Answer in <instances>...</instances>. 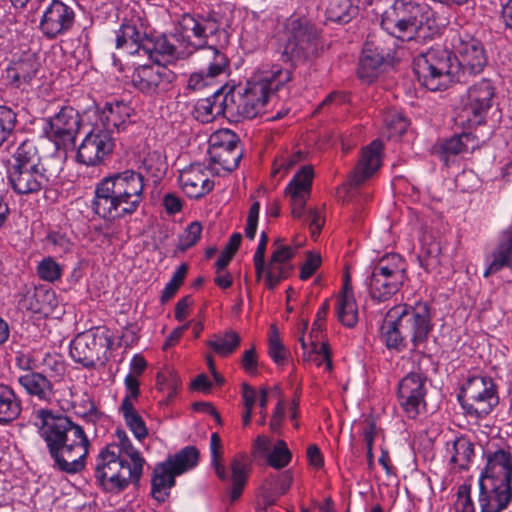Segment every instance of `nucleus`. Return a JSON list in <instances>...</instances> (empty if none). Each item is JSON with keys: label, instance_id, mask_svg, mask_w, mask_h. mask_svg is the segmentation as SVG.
<instances>
[{"label": "nucleus", "instance_id": "nucleus-1", "mask_svg": "<svg viewBox=\"0 0 512 512\" xmlns=\"http://www.w3.org/2000/svg\"><path fill=\"white\" fill-rule=\"evenodd\" d=\"M33 416L38 433L53 460V467L68 474L83 470L90 447L83 427L68 416L49 409H38Z\"/></svg>", "mask_w": 512, "mask_h": 512}, {"label": "nucleus", "instance_id": "nucleus-2", "mask_svg": "<svg viewBox=\"0 0 512 512\" xmlns=\"http://www.w3.org/2000/svg\"><path fill=\"white\" fill-rule=\"evenodd\" d=\"M144 199V176L127 169L95 185L90 207L99 218L112 222L133 215Z\"/></svg>", "mask_w": 512, "mask_h": 512}, {"label": "nucleus", "instance_id": "nucleus-3", "mask_svg": "<svg viewBox=\"0 0 512 512\" xmlns=\"http://www.w3.org/2000/svg\"><path fill=\"white\" fill-rule=\"evenodd\" d=\"M433 330L430 307L425 302L399 304L390 308L381 325V337L388 349L414 351L424 347Z\"/></svg>", "mask_w": 512, "mask_h": 512}, {"label": "nucleus", "instance_id": "nucleus-4", "mask_svg": "<svg viewBox=\"0 0 512 512\" xmlns=\"http://www.w3.org/2000/svg\"><path fill=\"white\" fill-rule=\"evenodd\" d=\"M7 177L18 195H34L47 190L57 178V172L45 167L35 143L23 141L11 154Z\"/></svg>", "mask_w": 512, "mask_h": 512}, {"label": "nucleus", "instance_id": "nucleus-5", "mask_svg": "<svg viewBox=\"0 0 512 512\" xmlns=\"http://www.w3.org/2000/svg\"><path fill=\"white\" fill-rule=\"evenodd\" d=\"M433 24L430 7L412 0H396L381 20L387 33L403 41L427 38Z\"/></svg>", "mask_w": 512, "mask_h": 512}, {"label": "nucleus", "instance_id": "nucleus-6", "mask_svg": "<svg viewBox=\"0 0 512 512\" xmlns=\"http://www.w3.org/2000/svg\"><path fill=\"white\" fill-rule=\"evenodd\" d=\"M290 80L291 71L274 64L269 70L258 71L247 81L236 104L233 95L229 96V104L239 116L252 119L264 111L269 98Z\"/></svg>", "mask_w": 512, "mask_h": 512}, {"label": "nucleus", "instance_id": "nucleus-7", "mask_svg": "<svg viewBox=\"0 0 512 512\" xmlns=\"http://www.w3.org/2000/svg\"><path fill=\"white\" fill-rule=\"evenodd\" d=\"M176 34L188 56L207 45H225L229 40L227 31L221 27L215 14H183Z\"/></svg>", "mask_w": 512, "mask_h": 512}, {"label": "nucleus", "instance_id": "nucleus-8", "mask_svg": "<svg viewBox=\"0 0 512 512\" xmlns=\"http://www.w3.org/2000/svg\"><path fill=\"white\" fill-rule=\"evenodd\" d=\"M115 451L116 446H107L96 459L95 477L108 492H119L131 482L138 483L143 473L144 466Z\"/></svg>", "mask_w": 512, "mask_h": 512}, {"label": "nucleus", "instance_id": "nucleus-9", "mask_svg": "<svg viewBox=\"0 0 512 512\" xmlns=\"http://www.w3.org/2000/svg\"><path fill=\"white\" fill-rule=\"evenodd\" d=\"M407 278L406 264L395 253L382 257L366 279L371 300L384 302L396 294Z\"/></svg>", "mask_w": 512, "mask_h": 512}, {"label": "nucleus", "instance_id": "nucleus-10", "mask_svg": "<svg viewBox=\"0 0 512 512\" xmlns=\"http://www.w3.org/2000/svg\"><path fill=\"white\" fill-rule=\"evenodd\" d=\"M458 400L467 415L485 417L499 403L497 386L493 379L487 376L468 377L462 385Z\"/></svg>", "mask_w": 512, "mask_h": 512}, {"label": "nucleus", "instance_id": "nucleus-11", "mask_svg": "<svg viewBox=\"0 0 512 512\" xmlns=\"http://www.w3.org/2000/svg\"><path fill=\"white\" fill-rule=\"evenodd\" d=\"M414 73L420 84L430 91L446 89L454 80L450 55L431 49L414 60Z\"/></svg>", "mask_w": 512, "mask_h": 512}, {"label": "nucleus", "instance_id": "nucleus-12", "mask_svg": "<svg viewBox=\"0 0 512 512\" xmlns=\"http://www.w3.org/2000/svg\"><path fill=\"white\" fill-rule=\"evenodd\" d=\"M112 341L105 327L91 328L79 333L70 344V356L86 368H94L97 363L104 364L109 356Z\"/></svg>", "mask_w": 512, "mask_h": 512}, {"label": "nucleus", "instance_id": "nucleus-13", "mask_svg": "<svg viewBox=\"0 0 512 512\" xmlns=\"http://www.w3.org/2000/svg\"><path fill=\"white\" fill-rule=\"evenodd\" d=\"M286 37L282 52L286 61L308 58L316 51L318 32L306 18H289L286 23Z\"/></svg>", "mask_w": 512, "mask_h": 512}, {"label": "nucleus", "instance_id": "nucleus-14", "mask_svg": "<svg viewBox=\"0 0 512 512\" xmlns=\"http://www.w3.org/2000/svg\"><path fill=\"white\" fill-rule=\"evenodd\" d=\"M76 11L61 0H51L42 10L39 30L49 40L66 36L75 27Z\"/></svg>", "mask_w": 512, "mask_h": 512}, {"label": "nucleus", "instance_id": "nucleus-15", "mask_svg": "<svg viewBox=\"0 0 512 512\" xmlns=\"http://www.w3.org/2000/svg\"><path fill=\"white\" fill-rule=\"evenodd\" d=\"M175 74L165 65H140L131 75L135 89L146 96H158L171 89Z\"/></svg>", "mask_w": 512, "mask_h": 512}, {"label": "nucleus", "instance_id": "nucleus-16", "mask_svg": "<svg viewBox=\"0 0 512 512\" xmlns=\"http://www.w3.org/2000/svg\"><path fill=\"white\" fill-rule=\"evenodd\" d=\"M427 378L422 372H410L398 383L397 398L404 413L415 419L425 410Z\"/></svg>", "mask_w": 512, "mask_h": 512}, {"label": "nucleus", "instance_id": "nucleus-17", "mask_svg": "<svg viewBox=\"0 0 512 512\" xmlns=\"http://www.w3.org/2000/svg\"><path fill=\"white\" fill-rule=\"evenodd\" d=\"M114 146V138L109 131L96 125L80 143L76 159L86 166H98L112 154Z\"/></svg>", "mask_w": 512, "mask_h": 512}, {"label": "nucleus", "instance_id": "nucleus-18", "mask_svg": "<svg viewBox=\"0 0 512 512\" xmlns=\"http://www.w3.org/2000/svg\"><path fill=\"white\" fill-rule=\"evenodd\" d=\"M452 46L463 74L476 75L483 71L487 56L478 39L468 33H458L452 39Z\"/></svg>", "mask_w": 512, "mask_h": 512}, {"label": "nucleus", "instance_id": "nucleus-19", "mask_svg": "<svg viewBox=\"0 0 512 512\" xmlns=\"http://www.w3.org/2000/svg\"><path fill=\"white\" fill-rule=\"evenodd\" d=\"M495 96V87L488 79H482L471 85L463 103V117L471 125H480L485 121L486 115L492 107Z\"/></svg>", "mask_w": 512, "mask_h": 512}, {"label": "nucleus", "instance_id": "nucleus-20", "mask_svg": "<svg viewBox=\"0 0 512 512\" xmlns=\"http://www.w3.org/2000/svg\"><path fill=\"white\" fill-rule=\"evenodd\" d=\"M48 137L60 148L74 146L76 136L81 125V118L77 110L64 106L58 113L48 120Z\"/></svg>", "mask_w": 512, "mask_h": 512}, {"label": "nucleus", "instance_id": "nucleus-21", "mask_svg": "<svg viewBox=\"0 0 512 512\" xmlns=\"http://www.w3.org/2000/svg\"><path fill=\"white\" fill-rule=\"evenodd\" d=\"M210 145L213 163L220 165L228 173L238 167L243 152L234 133L229 130L219 131L211 136Z\"/></svg>", "mask_w": 512, "mask_h": 512}, {"label": "nucleus", "instance_id": "nucleus-22", "mask_svg": "<svg viewBox=\"0 0 512 512\" xmlns=\"http://www.w3.org/2000/svg\"><path fill=\"white\" fill-rule=\"evenodd\" d=\"M142 51V57H147L158 65H163L162 62H171L188 56L186 50L178 41L176 33L156 38L148 36L147 40H144L142 44Z\"/></svg>", "mask_w": 512, "mask_h": 512}, {"label": "nucleus", "instance_id": "nucleus-23", "mask_svg": "<svg viewBox=\"0 0 512 512\" xmlns=\"http://www.w3.org/2000/svg\"><path fill=\"white\" fill-rule=\"evenodd\" d=\"M116 33V48L128 55L142 57V44L147 40V28L140 16L134 15L124 19Z\"/></svg>", "mask_w": 512, "mask_h": 512}, {"label": "nucleus", "instance_id": "nucleus-24", "mask_svg": "<svg viewBox=\"0 0 512 512\" xmlns=\"http://www.w3.org/2000/svg\"><path fill=\"white\" fill-rule=\"evenodd\" d=\"M313 169L303 166L290 180L285 188V196L289 199L292 215L299 218L304 213L307 200L311 195Z\"/></svg>", "mask_w": 512, "mask_h": 512}, {"label": "nucleus", "instance_id": "nucleus-25", "mask_svg": "<svg viewBox=\"0 0 512 512\" xmlns=\"http://www.w3.org/2000/svg\"><path fill=\"white\" fill-rule=\"evenodd\" d=\"M210 171L203 164H192L180 172L179 184L182 191L189 197L199 199L210 193L214 181L210 179Z\"/></svg>", "mask_w": 512, "mask_h": 512}, {"label": "nucleus", "instance_id": "nucleus-26", "mask_svg": "<svg viewBox=\"0 0 512 512\" xmlns=\"http://www.w3.org/2000/svg\"><path fill=\"white\" fill-rule=\"evenodd\" d=\"M490 480L495 485L511 487L512 455L510 452L499 449L488 454L484 472L479 481Z\"/></svg>", "mask_w": 512, "mask_h": 512}, {"label": "nucleus", "instance_id": "nucleus-27", "mask_svg": "<svg viewBox=\"0 0 512 512\" xmlns=\"http://www.w3.org/2000/svg\"><path fill=\"white\" fill-rule=\"evenodd\" d=\"M512 499V487H502L490 480L479 481L480 512H501Z\"/></svg>", "mask_w": 512, "mask_h": 512}, {"label": "nucleus", "instance_id": "nucleus-28", "mask_svg": "<svg viewBox=\"0 0 512 512\" xmlns=\"http://www.w3.org/2000/svg\"><path fill=\"white\" fill-rule=\"evenodd\" d=\"M390 52L373 40H368L363 48L359 60L357 73L359 78L372 82L378 75L380 67L389 57Z\"/></svg>", "mask_w": 512, "mask_h": 512}, {"label": "nucleus", "instance_id": "nucleus-29", "mask_svg": "<svg viewBox=\"0 0 512 512\" xmlns=\"http://www.w3.org/2000/svg\"><path fill=\"white\" fill-rule=\"evenodd\" d=\"M18 383L32 399L42 403H51L55 392L51 380L40 372H28L18 377Z\"/></svg>", "mask_w": 512, "mask_h": 512}, {"label": "nucleus", "instance_id": "nucleus-30", "mask_svg": "<svg viewBox=\"0 0 512 512\" xmlns=\"http://www.w3.org/2000/svg\"><path fill=\"white\" fill-rule=\"evenodd\" d=\"M131 113L132 108L124 102L106 103L99 116L100 128L111 135L123 131L131 123Z\"/></svg>", "mask_w": 512, "mask_h": 512}, {"label": "nucleus", "instance_id": "nucleus-31", "mask_svg": "<svg viewBox=\"0 0 512 512\" xmlns=\"http://www.w3.org/2000/svg\"><path fill=\"white\" fill-rule=\"evenodd\" d=\"M335 311L339 322L345 327L352 328L357 324L358 306L348 276L345 278L341 293L337 296Z\"/></svg>", "mask_w": 512, "mask_h": 512}, {"label": "nucleus", "instance_id": "nucleus-32", "mask_svg": "<svg viewBox=\"0 0 512 512\" xmlns=\"http://www.w3.org/2000/svg\"><path fill=\"white\" fill-rule=\"evenodd\" d=\"M512 259V226L504 230L500 236L497 248L486 259L487 267L483 276L489 277L502 268L510 266Z\"/></svg>", "mask_w": 512, "mask_h": 512}, {"label": "nucleus", "instance_id": "nucleus-33", "mask_svg": "<svg viewBox=\"0 0 512 512\" xmlns=\"http://www.w3.org/2000/svg\"><path fill=\"white\" fill-rule=\"evenodd\" d=\"M381 150L382 144L377 140L371 142L363 150L359 162L354 170L353 181L355 185L361 184L379 169L381 165Z\"/></svg>", "mask_w": 512, "mask_h": 512}, {"label": "nucleus", "instance_id": "nucleus-34", "mask_svg": "<svg viewBox=\"0 0 512 512\" xmlns=\"http://www.w3.org/2000/svg\"><path fill=\"white\" fill-rule=\"evenodd\" d=\"M227 112L233 113L234 107L229 104V95H224L219 89L211 97L201 99L196 104L197 117L202 122H209L216 116Z\"/></svg>", "mask_w": 512, "mask_h": 512}, {"label": "nucleus", "instance_id": "nucleus-35", "mask_svg": "<svg viewBox=\"0 0 512 512\" xmlns=\"http://www.w3.org/2000/svg\"><path fill=\"white\" fill-rule=\"evenodd\" d=\"M174 471L164 461L158 463L153 471L151 479V495L159 503H163L169 497L170 489L175 485Z\"/></svg>", "mask_w": 512, "mask_h": 512}, {"label": "nucleus", "instance_id": "nucleus-36", "mask_svg": "<svg viewBox=\"0 0 512 512\" xmlns=\"http://www.w3.org/2000/svg\"><path fill=\"white\" fill-rule=\"evenodd\" d=\"M37 63L32 59L15 62L7 69V79L15 87L25 90L37 74Z\"/></svg>", "mask_w": 512, "mask_h": 512}, {"label": "nucleus", "instance_id": "nucleus-37", "mask_svg": "<svg viewBox=\"0 0 512 512\" xmlns=\"http://www.w3.org/2000/svg\"><path fill=\"white\" fill-rule=\"evenodd\" d=\"M478 147L479 141L472 133L454 135L453 137L444 140L440 145L441 153L445 158V161H448L450 156L470 153Z\"/></svg>", "mask_w": 512, "mask_h": 512}, {"label": "nucleus", "instance_id": "nucleus-38", "mask_svg": "<svg viewBox=\"0 0 512 512\" xmlns=\"http://www.w3.org/2000/svg\"><path fill=\"white\" fill-rule=\"evenodd\" d=\"M219 46L207 45L201 49V57L205 65L203 69L215 79L225 74L229 69V59Z\"/></svg>", "mask_w": 512, "mask_h": 512}, {"label": "nucleus", "instance_id": "nucleus-39", "mask_svg": "<svg viewBox=\"0 0 512 512\" xmlns=\"http://www.w3.org/2000/svg\"><path fill=\"white\" fill-rule=\"evenodd\" d=\"M22 403L16 392L6 384H0V424H6L19 417Z\"/></svg>", "mask_w": 512, "mask_h": 512}, {"label": "nucleus", "instance_id": "nucleus-40", "mask_svg": "<svg viewBox=\"0 0 512 512\" xmlns=\"http://www.w3.org/2000/svg\"><path fill=\"white\" fill-rule=\"evenodd\" d=\"M447 451L451 455L450 462L459 469L466 470L474 457V444L469 438L460 436L451 443V446L448 445Z\"/></svg>", "mask_w": 512, "mask_h": 512}, {"label": "nucleus", "instance_id": "nucleus-41", "mask_svg": "<svg viewBox=\"0 0 512 512\" xmlns=\"http://www.w3.org/2000/svg\"><path fill=\"white\" fill-rule=\"evenodd\" d=\"M299 341L303 350L302 359L304 361L313 362L318 367L325 365L328 371L332 369L330 351L326 343H316L314 340L307 343L303 336L300 337Z\"/></svg>", "mask_w": 512, "mask_h": 512}, {"label": "nucleus", "instance_id": "nucleus-42", "mask_svg": "<svg viewBox=\"0 0 512 512\" xmlns=\"http://www.w3.org/2000/svg\"><path fill=\"white\" fill-rule=\"evenodd\" d=\"M441 244L431 234H424L421 239V249L418 255L420 265L427 271L440 265Z\"/></svg>", "mask_w": 512, "mask_h": 512}, {"label": "nucleus", "instance_id": "nucleus-43", "mask_svg": "<svg viewBox=\"0 0 512 512\" xmlns=\"http://www.w3.org/2000/svg\"><path fill=\"white\" fill-rule=\"evenodd\" d=\"M24 303L33 313L48 314L57 306V299L54 291L40 289L27 293Z\"/></svg>", "mask_w": 512, "mask_h": 512}, {"label": "nucleus", "instance_id": "nucleus-44", "mask_svg": "<svg viewBox=\"0 0 512 512\" xmlns=\"http://www.w3.org/2000/svg\"><path fill=\"white\" fill-rule=\"evenodd\" d=\"M199 459V451L194 446H186L173 456H169L165 461L174 474L180 475L194 468Z\"/></svg>", "mask_w": 512, "mask_h": 512}, {"label": "nucleus", "instance_id": "nucleus-45", "mask_svg": "<svg viewBox=\"0 0 512 512\" xmlns=\"http://www.w3.org/2000/svg\"><path fill=\"white\" fill-rule=\"evenodd\" d=\"M231 471L232 489L230 500L234 502L241 496L247 481L248 470L245 456L239 455L231 461Z\"/></svg>", "mask_w": 512, "mask_h": 512}, {"label": "nucleus", "instance_id": "nucleus-46", "mask_svg": "<svg viewBox=\"0 0 512 512\" xmlns=\"http://www.w3.org/2000/svg\"><path fill=\"white\" fill-rule=\"evenodd\" d=\"M358 12L351 0H332L326 10L327 20L335 23H348Z\"/></svg>", "mask_w": 512, "mask_h": 512}, {"label": "nucleus", "instance_id": "nucleus-47", "mask_svg": "<svg viewBox=\"0 0 512 512\" xmlns=\"http://www.w3.org/2000/svg\"><path fill=\"white\" fill-rule=\"evenodd\" d=\"M240 336L232 330L214 334L208 341V345L220 356H228L233 353L240 344Z\"/></svg>", "mask_w": 512, "mask_h": 512}, {"label": "nucleus", "instance_id": "nucleus-48", "mask_svg": "<svg viewBox=\"0 0 512 512\" xmlns=\"http://www.w3.org/2000/svg\"><path fill=\"white\" fill-rule=\"evenodd\" d=\"M119 411L124 418L125 424L131 430L134 436L138 440L144 439L148 434V430L143 418L135 409V405L129 403L121 404Z\"/></svg>", "mask_w": 512, "mask_h": 512}, {"label": "nucleus", "instance_id": "nucleus-49", "mask_svg": "<svg viewBox=\"0 0 512 512\" xmlns=\"http://www.w3.org/2000/svg\"><path fill=\"white\" fill-rule=\"evenodd\" d=\"M115 437L116 441L109 444L108 446H116V453L118 451L119 454L125 458H129L131 462L144 466L145 459L141 456L140 452L133 447L126 432L122 429H117Z\"/></svg>", "mask_w": 512, "mask_h": 512}, {"label": "nucleus", "instance_id": "nucleus-50", "mask_svg": "<svg viewBox=\"0 0 512 512\" xmlns=\"http://www.w3.org/2000/svg\"><path fill=\"white\" fill-rule=\"evenodd\" d=\"M142 169L154 181H158L167 171L166 159L159 151L149 152L142 161Z\"/></svg>", "mask_w": 512, "mask_h": 512}, {"label": "nucleus", "instance_id": "nucleus-51", "mask_svg": "<svg viewBox=\"0 0 512 512\" xmlns=\"http://www.w3.org/2000/svg\"><path fill=\"white\" fill-rule=\"evenodd\" d=\"M291 269V264L276 263L270 260L267 266L264 264L265 286L273 290L283 279L288 277Z\"/></svg>", "mask_w": 512, "mask_h": 512}, {"label": "nucleus", "instance_id": "nucleus-52", "mask_svg": "<svg viewBox=\"0 0 512 512\" xmlns=\"http://www.w3.org/2000/svg\"><path fill=\"white\" fill-rule=\"evenodd\" d=\"M266 457L271 467L281 469L290 463L292 455L287 444L283 440H278Z\"/></svg>", "mask_w": 512, "mask_h": 512}, {"label": "nucleus", "instance_id": "nucleus-53", "mask_svg": "<svg viewBox=\"0 0 512 512\" xmlns=\"http://www.w3.org/2000/svg\"><path fill=\"white\" fill-rule=\"evenodd\" d=\"M37 275L47 282H55L62 276L61 266L51 257H46L37 265Z\"/></svg>", "mask_w": 512, "mask_h": 512}, {"label": "nucleus", "instance_id": "nucleus-54", "mask_svg": "<svg viewBox=\"0 0 512 512\" xmlns=\"http://www.w3.org/2000/svg\"><path fill=\"white\" fill-rule=\"evenodd\" d=\"M268 353L277 364H283L287 358V350L282 344L279 332L274 325L270 328Z\"/></svg>", "mask_w": 512, "mask_h": 512}, {"label": "nucleus", "instance_id": "nucleus-55", "mask_svg": "<svg viewBox=\"0 0 512 512\" xmlns=\"http://www.w3.org/2000/svg\"><path fill=\"white\" fill-rule=\"evenodd\" d=\"M201 234L202 225L197 221L190 223L179 237L178 249L180 251H186L194 246L200 239Z\"/></svg>", "mask_w": 512, "mask_h": 512}, {"label": "nucleus", "instance_id": "nucleus-56", "mask_svg": "<svg viewBox=\"0 0 512 512\" xmlns=\"http://www.w3.org/2000/svg\"><path fill=\"white\" fill-rule=\"evenodd\" d=\"M16 124V113L7 106L0 105V145L7 140Z\"/></svg>", "mask_w": 512, "mask_h": 512}, {"label": "nucleus", "instance_id": "nucleus-57", "mask_svg": "<svg viewBox=\"0 0 512 512\" xmlns=\"http://www.w3.org/2000/svg\"><path fill=\"white\" fill-rule=\"evenodd\" d=\"M220 447L221 439L217 433H213L210 439L211 464L214 467L217 476L221 480H227L228 475L225 467L219 462V458L221 457Z\"/></svg>", "mask_w": 512, "mask_h": 512}, {"label": "nucleus", "instance_id": "nucleus-58", "mask_svg": "<svg viewBox=\"0 0 512 512\" xmlns=\"http://www.w3.org/2000/svg\"><path fill=\"white\" fill-rule=\"evenodd\" d=\"M215 78L210 76L204 69L194 72L190 75L187 82V89L191 91H200L205 87L214 84Z\"/></svg>", "mask_w": 512, "mask_h": 512}, {"label": "nucleus", "instance_id": "nucleus-59", "mask_svg": "<svg viewBox=\"0 0 512 512\" xmlns=\"http://www.w3.org/2000/svg\"><path fill=\"white\" fill-rule=\"evenodd\" d=\"M124 385L126 389V394L122 399L121 404L129 403L135 405L138 400V396L140 393V383L136 375L129 373L124 380Z\"/></svg>", "mask_w": 512, "mask_h": 512}, {"label": "nucleus", "instance_id": "nucleus-60", "mask_svg": "<svg viewBox=\"0 0 512 512\" xmlns=\"http://www.w3.org/2000/svg\"><path fill=\"white\" fill-rule=\"evenodd\" d=\"M456 512H476L474 503L470 496V487L462 485L457 492V500L455 502Z\"/></svg>", "mask_w": 512, "mask_h": 512}, {"label": "nucleus", "instance_id": "nucleus-61", "mask_svg": "<svg viewBox=\"0 0 512 512\" xmlns=\"http://www.w3.org/2000/svg\"><path fill=\"white\" fill-rule=\"evenodd\" d=\"M385 123L389 130V138L402 135L408 127L406 118L397 113L391 114L386 118Z\"/></svg>", "mask_w": 512, "mask_h": 512}, {"label": "nucleus", "instance_id": "nucleus-62", "mask_svg": "<svg viewBox=\"0 0 512 512\" xmlns=\"http://www.w3.org/2000/svg\"><path fill=\"white\" fill-rule=\"evenodd\" d=\"M273 246L275 247L271 261L282 264H290V260L294 255V251L290 246L283 245L281 238L274 241Z\"/></svg>", "mask_w": 512, "mask_h": 512}, {"label": "nucleus", "instance_id": "nucleus-63", "mask_svg": "<svg viewBox=\"0 0 512 512\" xmlns=\"http://www.w3.org/2000/svg\"><path fill=\"white\" fill-rule=\"evenodd\" d=\"M47 242L56 253H66L71 250L72 243L65 234L60 232H51L47 235Z\"/></svg>", "mask_w": 512, "mask_h": 512}, {"label": "nucleus", "instance_id": "nucleus-64", "mask_svg": "<svg viewBox=\"0 0 512 512\" xmlns=\"http://www.w3.org/2000/svg\"><path fill=\"white\" fill-rule=\"evenodd\" d=\"M260 212V204L259 202H254L249 209L246 226H245V236L250 240H253L256 235L258 218Z\"/></svg>", "mask_w": 512, "mask_h": 512}]
</instances>
